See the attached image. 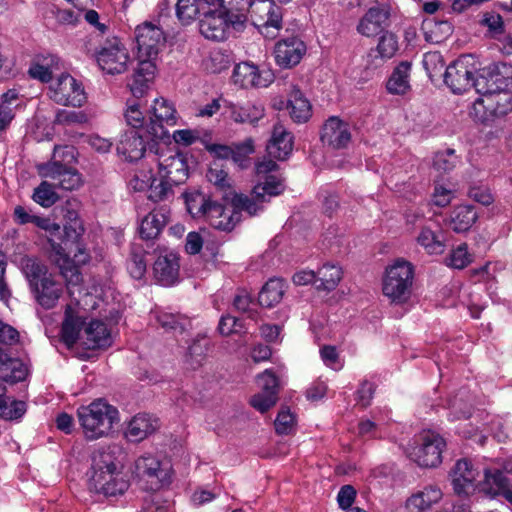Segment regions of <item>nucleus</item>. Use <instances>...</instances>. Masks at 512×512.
<instances>
[{"label": "nucleus", "instance_id": "obj_2", "mask_svg": "<svg viewBox=\"0 0 512 512\" xmlns=\"http://www.w3.org/2000/svg\"><path fill=\"white\" fill-rule=\"evenodd\" d=\"M118 416L117 408L102 398L77 409L79 425L84 438L88 441L109 436L113 431L114 424L119 419Z\"/></svg>", "mask_w": 512, "mask_h": 512}, {"label": "nucleus", "instance_id": "obj_52", "mask_svg": "<svg viewBox=\"0 0 512 512\" xmlns=\"http://www.w3.org/2000/svg\"><path fill=\"white\" fill-rule=\"evenodd\" d=\"M176 15L182 24H190L198 16L204 15V10L198 0H178Z\"/></svg>", "mask_w": 512, "mask_h": 512}, {"label": "nucleus", "instance_id": "obj_57", "mask_svg": "<svg viewBox=\"0 0 512 512\" xmlns=\"http://www.w3.org/2000/svg\"><path fill=\"white\" fill-rule=\"evenodd\" d=\"M76 162V148L72 145H59L54 147L52 158L46 164L72 167Z\"/></svg>", "mask_w": 512, "mask_h": 512}, {"label": "nucleus", "instance_id": "obj_5", "mask_svg": "<svg viewBox=\"0 0 512 512\" xmlns=\"http://www.w3.org/2000/svg\"><path fill=\"white\" fill-rule=\"evenodd\" d=\"M413 279L412 264L404 259H397L386 268L382 282L383 294L392 303H405L410 298Z\"/></svg>", "mask_w": 512, "mask_h": 512}, {"label": "nucleus", "instance_id": "obj_28", "mask_svg": "<svg viewBox=\"0 0 512 512\" xmlns=\"http://www.w3.org/2000/svg\"><path fill=\"white\" fill-rule=\"evenodd\" d=\"M206 221L217 230L230 232L240 221V215L235 209L211 202L207 209Z\"/></svg>", "mask_w": 512, "mask_h": 512}, {"label": "nucleus", "instance_id": "obj_34", "mask_svg": "<svg viewBox=\"0 0 512 512\" xmlns=\"http://www.w3.org/2000/svg\"><path fill=\"white\" fill-rule=\"evenodd\" d=\"M139 61L133 75L131 92L134 96L143 95L148 83L154 78L156 72L155 60L157 57H138Z\"/></svg>", "mask_w": 512, "mask_h": 512}, {"label": "nucleus", "instance_id": "obj_47", "mask_svg": "<svg viewBox=\"0 0 512 512\" xmlns=\"http://www.w3.org/2000/svg\"><path fill=\"white\" fill-rule=\"evenodd\" d=\"M59 58L55 55H49L42 59V62H36L29 68V75L33 79H37L43 83H48L52 80L53 71L58 69Z\"/></svg>", "mask_w": 512, "mask_h": 512}, {"label": "nucleus", "instance_id": "obj_58", "mask_svg": "<svg viewBox=\"0 0 512 512\" xmlns=\"http://www.w3.org/2000/svg\"><path fill=\"white\" fill-rule=\"evenodd\" d=\"M174 185L175 184L167 179L161 177L160 179L153 178L148 188V198L153 202H159L168 199L169 196L173 194L172 187Z\"/></svg>", "mask_w": 512, "mask_h": 512}, {"label": "nucleus", "instance_id": "obj_61", "mask_svg": "<svg viewBox=\"0 0 512 512\" xmlns=\"http://www.w3.org/2000/svg\"><path fill=\"white\" fill-rule=\"evenodd\" d=\"M458 163V157L453 149L437 152L433 159L434 168L443 173L453 170Z\"/></svg>", "mask_w": 512, "mask_h": 512}, {"label": "nucleus", "instance_id": "obj_45", "mask_svg": "<svg viewBox=\"0 0 512 512\" xmlns=\"http://www.w3.org/2000/svg\"><path fill=\"white\" fill-rule=\"evenodd\" d=\"M285 291V283L279 278L270 279L262 288L258 296L261 306L272 307L279 303Z\"/></svg>", "mask_w": 512, "mask_h": 512}, {"label": "nucleus", "instance_id": "obj_50", "mask_svg": "<svg viewBox=\"0 0 512 512\" xmlns=\"http://www.w3.org/2000/svg\"><path fill=\"white\" fill-rule=\"evenodd\" d=\"M285 190L284 180L277 175H270L263 178L261 181L254 186V193L264 195L265 198L270 200L271 197H275L283 193Z\"/></svg>", "mask_w": 512, "mask_h": 512}, {"label": "nucleus", "instance_id": "obj_48", "mask_svg": "<svg viewBox=\"0 0 512 512\" xmlns=\"http://www.w3.org/2000/svg\"><path fill=\"white\" fill-rule=\"evenodd\" d=\"M27 406L24 401L5 397L4 389L0 392V418L17 421L26 413Z\"/></svg>", "mask_w": 512, "mask_h": 512}, {"label": "nucleus", "instance_id": "obj_44", "mask_svg": "<svg viewBox=\"0 0 512 512\" xmlns=\"http://www.w3.org/2000/svg\"><path fill=\"white\" fill-rule=\"evenodd\" d=\"M342 269L338 265L326 263L317 271L318 290L332 291L334 290L342 279Z\"/></svg>", "mask_w": 512, "mask_h": 512}, {"label": "nucleus", "instance_id": "obj_14", "mask_svg": "<svg viewBox=\"0 0 512 512\" xmlns=\"http://www.w3.org/2000/svg\"><path fill=\"white\" fill-rule=\"evenodd\" d=\"M138 57H157L165 46L166 38L156 23L145 21L135 28Z\"/></svg>", "mask_w": 512, "mask_h": 512}, {"label": "nucleus", "instance_id": "obj_39", "mask_svg": "<svg viewBox=\"0 0 512 512\" xmlns=\"http://www.w3.org/2000/svg\"><path fill=\"white\" fill-rule=\"evenodd\" d=\"M478 215L472 205L454 207L450 214L449 225L456 233L468 231L476 222Z\"/></svg>", "mask_w": 512, "mask_h": 512}, {"label": "nucleus", "instance_id": "obj_8", "mask_svg": "<svg viewBox=\"0 0 512 512\" xmlns=\"http://www.w3.org/2000/svg\"><path fill=\"white\" fill-rule=\"evenodd\" d=\"M306 51L307 46L301 37L300 28L293 25L291 28L287 27L275 43L273 54L279 67L290 69L300 63Z\"/></svg>", "mask_w": 512, "mask_h": 512}, {"label": "nucleus", "instance_id": "obj_49", "mask_svg": "<svg viewBox=\"0 0 512 512\" xmlns=\"http://www.w3.org/2000/svg\"><path fill=\"white\" fill-rule=\"evenodd\" d=\"M146 252L138 245L131 247L130 256L127 260V270L134 279H142L147 270V262L145 260Z\"/></svg>", "mask_w": 512, "mask_h": 512}, {"label": "nucleus", "instance_id": "obj_15", "mask_svg": "<svg viewBox=\"0 0 512 512\" xmlns=\"http://www.w3.org/2000/svg\"><path fill=\"white\" fill-rule=\"evenodd\" d=\"M176 119V109L173 104L164 98H157L152 106V116L150 117L147 132L151 135L152 139L164 140L169 137L165 125H175Z\"/></svg>", "mask_w": 512, "mask_h": 512}, {"label": "nucleus", "instance_id": "obj_55", "mask_svg": "<svg viewBox=\"0 0 512 512\" xmlns=\"http://www.w3.org/2000/svg\"><path fill=\"white\" fill-rule=\"evenodd\" d=\"M231 160L239 168L244 169L250 165V155L254 153V143L251 138L236 144L232 148Z\"/></svg>", "mask_w": 512, "mask_h": 512}, {"label": "nucleus", "instance_id": "obj_20", "mask_svg": "<svg viewBox=\"0 0 512 512\" xmlns=\"http://www.w3.org/2000/svg\"><path fill=\"white\" fill-rule=\"evenodd\" d=\"M478 79L482 80L483 91H506L512 85V66L493 63L481 70Z\"/></svg>", "mask_w": 512, "mask_h": 512}, {"label": "nucleus", "instance_id": "obj_40", "mask_svg": "<svg viewBox=\"0 0 512 512\" xmlns=\"http://www.w3.org/2000/svg\"><path fill=\"white\" fill-rule=\"evenodd\" d=\"M410 70L411 63L407 61H403L395 67L386 84L389 93L403 95L410 89Z\"/></svg>", "mask_w": 512, "mask_h": 512}, {"label": "nucleus", "instance_id": "obj_25", "mask_svg": "<svg viewBox=\"0 0 512 512\" xmlns=\"http://www.w3.org/2000/svg\"><path fill=\"white\" fill-rule=\"evenodd\" d=\"M158 173L161 178L167 179L175 185L182 184L188 177V165L181 154L161 156L158 160Z\"/></svg>", "mask_w": 512, "mask_h": 512}, {"label": "nucleus", "instance_id": "obj_24", "mask_svg": "<svg viewBox=\"0 0 512 512\" xmlns=\"http://www.w3.org/2000/svg\"><path fill=\"white\" fill-rule=\"evenodd\" d=\"M480 489L492 497L502 496L512 504V486L503 470L485 469L484 479L480 482Z\"/></svg>", "mask_w": 512, "mask_h": 512}, {"label": "nucleus", "instance_id": "obj_4", "mask_svg": "<svg viewBox=\"0 0 512 512\" xmlns=\"http://www.w3.org/2000/svg\"><path fill=\"white\" fill-rule=\"evenodd\" d=\"M134 475L143 489L157 491L171 484L173 469L170 461L144 454L135 460Z\"/></svg>", "mask_w": 512, "mask_h": 512}, {"label": "nucleus", "instance_id": "obj_22", "mask_svg": "<svg viewBox=\"0 0 512 512\" xmlns=\"http://www.w3.org/2000/svg\"><path fill=\"white\" fill-rule=\"evenodd\" d=\"M321 141L333 149L346 148L351 141L349 124L336 116L330 117L323 125Z\"/></svg>", "mask_w": 512, "mask_h": 512}, {"label": "nucleus", "instance_id": "obj_7", "mask_svg": "<svg viewBox=\"0 0 512 512\" xmlns=\"http://www.w3.org/2000/svg\"><path fill=\"white\" fill-rule=\"evenodd\" d=\"M244 15H231L228 8L213 11H205L199 22V31L207 39L224 41L228 38L229 29L244 27Z\"/></svg>", "mask_w": 512, "mask_h": 512}, {"label": "nucleus", "instance_id": "obj_16", "mask_svg": "<svg viewBox=\"0 0 512 512\" xmlns=\"http://www.w3.org/2000/svg\"><path fill=\"white\" fill-rule=\"evenodd\" d=\"M233 82L241 88H265L274 80L270 70H260L252 62H241L234 67Z\"/></svg>", "mask_w": 512, "mask_h": 512}, {"label": "nucleus", "instance_id": "obj_30", "mask_svg": "<svg viewBox=\"0 0 512 512\" xmlns=\"http://www.w3.org/2000/svg\"><path fill=\"white\" fill-rule=\"evenodd\" d=\"M35 300L45 309L56 306L63 293V285L51 274L31 289Z\"/></svg>", "mask_w": 512, "mask_h": 512}, {"label": "nucleus", "instance_id": "obj_54", "mask_svg": "<svg viewBox=\"0 0 512 512\" xmlns=\"http://www.w3.org/2000/svg\"><path fill=\"white\" fill-rule=\"evenodd\" d=\"M206 177L219 191L223 193V198H228L231 192L230 178L218 164L214 163L208 170Z\"/></svg>", "mask_w": 512, "mask_h": 512}, {"label": "nucleus", "instance_id": "obj_29", "mask_svg": "<svg viewBox=\"0 0 512 512\" xmlns=\"http://www.w3.org/2000/svg\"><path fill=\"white\" fill-rule=\"evenodd\" d=\"M293 150V135L283 124L276 123L273 127L272 136L267 144L268 154L277 159L285 160Z\"/></svg>", "mask_w": 512, "mask_h": 512}, {"label": "nucleus", "instance_id": "obj_35", "mask_svg": "<svg viewBox=\"0 0 512 512\" xmlns=\"http://www.w3.org/2000/svg\"><path fill=\"white\" fill-rule=\"evenodd\" d=\"M287 109L296 123H305L312 116V106L309 100L294 86L288 93Z\"/></svg>", "mask_w": 512, "mask_h": 512}, {"label": "nucleus", "instance_id": "obj_6", "mask_svg": "<svg viewBox=\"0 0 512 512\" xmlns=\"http://www.w3.org/2000/svg\"><path fill=\"white\" fill-rule=\"evenodd\" d=\"M478 66L472 55L460 56L446 67L444 74L445 84L455 94H461L474 87L476 91H483L482 80L476 77Z\"/></svg>", "mask_w": 512, "mask_h": 512}, {"label": "nucleus", "instance_id": "obj_31", "mask_svg": "<svg viewBox=\"0 0 512 512\" xmlns=\"http://www.w3.org/2000/svg\"><path fill=\"white\" fill-rule=\"evenodd\" d=\"M442 497L443 493L438 486L428 485L408 497L405 507L409 512H426L437 504Z\"/></svg>", "mask_w": 512, "mask_h": 512}, {"label": "nucleus", "instance_id": "obj_56", "mask_svg": "<svg viewBox=\"0 0 512 512\" xmlns=\"http://www.w3.org/2000/svg\"><path fill=\"white\" fill-rule=\"evenodd\" d=\"M398 50L397 37L391 32H385L381 35L375 52L381 60L392 58ZM374 51L369 53V56H373ZM377 57V55L375 56Z\"/></svg>", "mask_w": 512, "mask_h": 512}, {"label": "nucleus", "instance_id": "obj_63", "mask_svg": "<svg viewBox=\"0 0 512 512\" xmlns=\"http://www.w3.org/2000/svg\"><path fill=\"white\" fill-rule=\"evenodd\" d=\"M423 66L430 78L441 75L445 62L440 52H427L423 57Z\"/></svg>", "mask_w": 512, "mask_h": 512}, {"label": "nucleus", "instance_id": "obj_9", "mask_svg": "<svg viewBox=\"0 0 512 512\" xmlns=\"http://www.w3.org/2000/svg\"><path fill=\"white\" fill-rule=\"evenodd\" d=\"M246 11L266 38H275L282 27L283 10L274 0H252Z\"/></svg>", "mask_w": 512, "mask_h": 512}, {"label": "nucleus", "instance_id": "obj_3", "mask_svg": "<svg viewBox=\"0 0 512 512\" xmlns=\"http://www.w3.org/2000/svg\"><path fill=\"white\" fill-rule=\"evenodd\" d=\"M66 219L67 222L63 228V240L61 243L63 247L66 248L70 265L76 269L79 274V279L77 282H72L70 279L71 272H69V276H62L67 282L69 292L73 293L70 290V286H78L82 282V275L79 271V266L89 263L91 256L81 241L85 229L82 221L78 217V214L75 211H68Z\"/></svg>", "mask_w": 512, "mask_h": 512}, {"label": "nucleus", "instance_id": "obj_38", "mask_svg": "<svg viewBox=\"0 0 512 512\" xmlns=\"http://www.w3.org/2000/svg\"><path fill=\"white\" fill-rule=\"evenodd\" d=\"M152 315L158 325L166 332L183 333L191 326L190 320L179 313L156 310L152 312Z\"/></svg>", "mask_w": 512, "mask_h": 512}, {"label": "nucleus", "instance_id": "obj_10", "mask_svg": "<svg viewBox=\"0 0 512 512\" xmlns=\"http://www.w3.org/2000/svg\"><path fill=\"white\" fill-rule=\"evenodd\" d=\"M446 446L444 438L434 431L421 432L409 456L421 467H436L442 462V452Z\"/></svg>", "mask_w": 512, "mask_h": 512}, {"label": "nucleus", "instance_id": "obj_21", "mask_svg": "<svg viewBox=\"0 0 512 512\" xmlns=\"http://www.w3.org/2000/svg\"><path fill=\"white\" fill-rule=\"evenodd\" d=\"M38 172L41 177L51 179L56 187L63 190H74L81 184L80 174L72 167L41 164Z\"/></svg>", "mask_w": 512, "mask_h": 512}, {"label": "nucleus", "instance_id": "obj_37", "mask_svg": "<svg viewBox=\"0 0 512 512\" xmlns=\"http://www.w3.org/2000/svg\"><path fill=\"white\" fill-rule=\"evenodd\" d=\"M85 335V344L89 349L107 348L112 344L111 332L102 321H91L85 328Z\"/></svg>", "mask_w": 512, "mask_h": 512}, {"label": "nucleus", "instance_id": "obj_59", "mask_svg": "<svg viewBox=\"0 0 512 512\" xmlns=\"http://www.w3.org/2000/svg\"><path fill=\"white\" fill-rule=\"evenodd\" d=\"M233 306L241 313H246L252 320L258 319L257 304L253 302L249 293L244 290L239 291L233 300Z\"/></svg>", "mask_w": 512, "mask_h": 512}, {"label": "nucleus", "instance_id": "obj_18", "mask_svg": "<svg viewBox=\"0 0 512 512\" xmlns=\"http://www.w3.org/2000/svg\"><path fill=\"white\" fill-rule=\"evenodd\" d=\"M156 140L144 132L127 131L117 145V152L128 161H137L143 157L147 147L150 150L154 148Z\"/></svg>", "mask_w": 512, "mask_h": 512}, {"label": "nucleus", "instance_id": "obj_43", "mask_svg": "<svg viewBox=\"0 0 512 512\" xmlns=\"http://www.w3.org/2000/svg\"><path fill=\"white\" fill-rule=\"evenodd\" d=\"M231 118L237 123H251L258 122L264 116V107L261 104H247L239 106L230 104Z\"/></svg>", "mask_w": 512, "mask_h": 512}, {"label": "nucleus", "instance_id": "obj_12", "mask_svg": "<svg viewBox=\"0 0 512 512\" xmlns=\"http://www.w3.org/2000/svg\"><path fill=\"white\" fill-rule=\"evenodd\" d=\"M92 56L100 69L111 75L124 73L130 60L127 48L118 38L106 40Z\"/></svg>", "mask_w": 512, "mask_h": 512}, {"label": "nucleus", "instance_id": "obj_27", "mask_svg": "<svg viewBox=\"0 0 512 512\" xmlns=\"http://www.w3.org/2000/svg\"><path fill=\"white\" fill-rule=\"evenodd\" d=\"M478 472L474 469L472 463L467 459L458 460L452 471V485L456 494L469 495L475 490V481Z\"/></svg>", "mask_w": 512, "mask_h": 512}, {"label": "nucleus", "instance_id": "obj_17", "mask_svg": "<svg viewBox=\"0 0 512 512\" xmlns=\"http://www.w3.org/2000/svg\"><path fill=\"white\" fill-rule=\"evenodd\" d=\"M261 391L250 398L251 406L261 413L267 412L278 400V379L269 369L257 377Z\"/></svg>", "mask_w": 512, "mask_h": 512}, {"label": "nucleus", "instance_id": "obj_26", "mask_svg": "<svg viewBox=\"0 0 512 512\" xmlns=\"http://www.w3.org/2000/svg\"><path fill=\"white\" fill-rule=\"evenodd\" d=\"M179 268V256L174 252H165L155 260L153 273L159 284L171 286L178 281Z\"/></svg>", "mask_w": 512, "mask_h": 512}, {"label": "nucleus", "instance_id": "obj_11", "mask_svg": "<svg viewBox=\"0 0 512 512\" xmlns=\"http://www.w3.org/2000/svg\"><path fill=\"white\" fill-rule=\"evenodd\" d=\"M34 225L47 233L51 252L55 256V262L59 266L61 274L69 276V272H71V281L77 282L79 279V274L77 273L76 269L70 265L68 254L66 253V248H64L61 243L63 240V235L60 225L52 221L49 217L40 216H37Z\"/></svg>", "mask_w": 512, "mask_h": 512}, {"label": "nucleus", "instance_id": "obj_19", "mask_svg": "<svg viewBox=\"0 0 512 512\" xmlns=\"http://www.w3.org/2000/svg\"><path fill=\"white\" fill-rule=\"evenodd\" d=\"M481 96L473 104L476 113L484 110L489 115L504 116L512 111V94L506 91H478Z\"/></svg>", "mask_w": 512, "mask_h": 512}, {"label": "nucleus", "instance_id": "obj_51", "mask_svg": "<svg viewBox=\"0 0 512 512\" xmlns=\"http://www.w3.org/2000/svg\"><path fill=\"white\" fill-rule=\"evenodd\" d=\"M27 374L26 365L19 358L10 357L4 368L0 369V380L16 383L25 380Z\"/></svg>", "mask_w": 512, "mask_h": 512}, {"label": "nucleus", "instance_id": "obj_62", "mask_svg": "<svg viewBox=\"0 0 512 512\" xmlns=\"http://www.w3.org/2000/svg\"><path fill=\"white\" fill-rule=\"evenodd\" d=\"M472 261V256L468 252L466 243H462L453 249L447 259V264L456 269H463Z\"/></svg>", "mask_w": 512, "mask_h": 512}, {"label": "nucleus", "instance_id": "obj_23", "mask_svg": "<svg viewBox=\"0 0 512 512\" xmlns=\"http://www.w3.org/2000/svg\"><path fill=\"white\" fill-rule=\"evenodd\" d=\"M85 320L86 311L79 307L78 302L66 306L65 318L61 328V336L65 344L72 346L77 342Z\"/></svg>", "mask_w": 512, "mask_h": 512}, {"label": "nucleus", "instance_id": "obj_53", "mask_svg": "<svg viewBox=\"0 0 512 512\" xmlns=\"http://www.w3.org/2000/svg\"><path fill=\"white\" fill-rule=\"evenodd\" d=\"M55 188L56 186L53 182L42 181L40 185L34 189L32 198L42 207L49 208L59 200Z\"/></svg>", "mask_w": 512, "mask_h": 512}, {"label": "nucleus", "instance_id": "obj_46", "mask_svg": "<svg viewBox=\"0 0 512 512\" xmlns=\"http://www.w3.org/2000/svg\"><path fill=\"white\" fill-rule=\"evenodd\" d=\"M22 271L29 283L30 289L42 282L51 273L47 267L35 258L25 257L21 261Z\"/></svg>", "mask_w": 512, "mask_h": 512}, {"label": "nucleus", "instance_id": "obj_32", "mask_svg": "<svg viewBox=\"0 0 512 512\" xmlns=\"http://www.w3.org/2000/svg\"><path fill=\"white\" fill-rule=\"evenodd\" d=\"M389 18V12L381 7L370 8L360 19L357 31L366 37H373L380 34Z\"/></svg>", "mask_w": 512, "mask_h": 512}, {"label": "nucleus", "instance_id": "obj_64", "mask_svg": "<svg viewBox=\"0 0 512 512\" xmlns=\"http://www.w3.org/2000/svg\"><path fill=\"white\" fill-rule=\"evenodd\" d=\"M125 119L127 124L131 126L133 130L144 132L147 135H150L147 132L148 124L145 125L144 116L140 111L138 104L131 103L128 105V108L125 112Z\"/></svg>", "mask_w": 512, "mask_h": 512}, {"label": "nucleus", "instance_id": "obj_33", "mask_svg": "<svg viewBox=\"0 0 512 512\" xmlns=\"http://www.w3.org/2000/svg\"><path fill=\"white\" fill-rule=\"evenodd\" d=\"M169 215L170 211L165 206L152 210L141 221L139 229L141 237L147 240L156 238L166 226Z\"/></svg>", "mask_w": 512, "mask_h": 512}, {"label": "nucleus", "instance_id": "obj_60", "mask_svg": "<svg viewBox=\"0 0 512 512\" xmlns=\"http://www.w3.org/2000/svg\"><path fill=\"white\" fill-rule=\"evenodd\" d=\"M426 38L427 40L440 43L444 40V38L451 34L452 27L448 21H440V22H426Z\"/></svg>", "mask_w": 512, "mask_h": 512}, {"label": "nucleus", "instance_id": "obj_1", "mask_svg": "<svg viewBox=\"0 0 512 512\" xmlns=\"http://www.w3.org/2000/svg\"><path fill=\"white\" fill-rule=\"evenodd\" d=\"M117 447L98 450L92 457L89 489L106 497L122 495L129 487L115 457Z\"/></svg>", "mask_w": 512, "mask_h": 512}, {"label": "nucleus", "instance_id": "obj_41", "mask_svg": "<svg viewBox=\"0 0 512 512\" xmlns=\"http://www.w3.org/2000/svg\"><path fill=\"white\" fill-rule=\"evenodd\" d=\"M269 202L268 198L264 195H257L254 189L251 195L235 194L232 198V204L239 214L241 211L247 212L250 216H255L263 211L264 205Z\"/></svg>", "mask_w": 512, "mask_h": 512}, {"label": "nucleus", "instance_id": "obj_13", "mask_svg": "<svg viewBox=\"0 0 512 512\" xmlns=\"http://www.w3.org/2000/svg\"><path fill=\"white\" fill-rule=\"evenodd\" d=\"M49 90L50 98L59 105L81 107L87 100L82 83L70 74H61Z\"/></svg>", "mask_w": 512, "mask_h": 512}, {"label": "nucleus", "instance_id": "obj_36", "mask_svg": "<svg viewBox=\"0 0 512 512\" xmlns=\"http://www.w3.org/2000/svg\"><path fill=\"white\" fill-rule=\"evenodd\" d=\"M157 428V420L148 414H137L128 423L125 431L126 438L131 442H140Z\"/></svg>", "mask_w": 512, "mask_h": 512}, {"label": "nucleus", "instance_id": "obj_42", "mask_svg": "<svg viewBox=\"0 0 512 512\" xmlns=\"http://www.w3.org/2000/svg\"><path fill=\"white\" fill-rule=\"evenodd\" d=\"M417 243L424 248L428 254H441L445 244L440 234L433 230L430 225H423L416 239Z\"/></svg>", "mask_w": 512, "mask_h": 512}]
</instances>
